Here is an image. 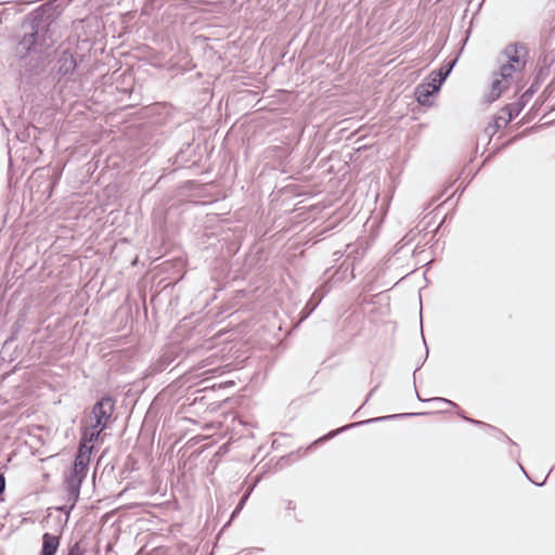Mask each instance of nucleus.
<instances>
[{
  "instance_id": "3",
  "label": "nucleus",
  "mask_w": 555,
  "mask_h": 555,
  "mask_svg": "<svg viewBox=\"0 0 555 555\" xmlns=\"http://www.w3.org/2000/svg\"><path fill=\"white\" fill-rule=\"evenodd\" d=\"M113 410L114 403L109 398H105L99 401L92 410V414L95 418L94 427H101V429H105Z\"/></svg>"
},
{
  "instance_id": "2",
  "label": "nucleus",
  "mask_w": 555,
  "mask_h": 555,
  "mask_svg": "<svg viewBox=\"0 0 555 555\" xmlns=\"http://www.w3.org/2000/svg\"><path fill=\"white\" fill-rule=\"evenodd\" d=\"M505 64L522 70L527 63V49L521 44H509L504 49Z\"/></svg>"
},
{
  "instance_id": "8",
  "label": "nucleus",
  "mask_w": 555,
  "mask_h": 555,
  "mask_svg": "<svg viewBox=\"0 0 555 555\" xmlns=\"http://www.w3.org/2000/svg\"><path fill=\"white\" fill-rule=\"evenodd\" d=\"M520 72H521L520 69H516V68L512 67L511 65L503 63L502 66L500 67V72L498 74L500 77H504L513 82L514 76Z\"/></svg>"
},
{
  "instance_id": "7",
  "label": "nucleus",
  "mask_w": 555,
  "mask_h": 555,
  "mask_svg": "<svg viewBox=\"0 0 555 555\" xmlns=\"http://www.w3.org/2000/svg\"><path fill=\"white\" fill-rule=\"evenodd\" d=\"M103 430L104 429H101V427L95 428L94 425H92L83 431L80 443H87V446H90L89 443L96 440Z\"/></svg>"
},
{
  "instance_id": "1",
  "label": "nucleus",
  "mask_w": 555,
  "mask_h": 555,
  "mask_svg": "<svg viewBox=\"0 0 555 555\" xmlns=\"http://www.w3.org/2000/svg\"><path fill=\"white\" fill-rule=\"evenodd\" d=\"M92 449V446L79 443L72 475L66 480L68 492L74 503L78 500L80 486L87 476Z\"/></svg>"
},
{
  "instance_id": "10",
  "label": "nucleus",
  "mask_w": 555,
  "mask_h": 555,
  "mask_svg": "<svg viewBox=\"0 0 555 555\" xmlns=\"http://www.w3.org/2000/svg\"><path fill=\"white\" fill-rule=\"evenodd\" d=\"M67 555H83L82 548L79 546L78 543L74 544Z\"/></svg>"
},
{
  "instance_id": "6",
  "label": "nucleus",
  "mask_w": 555,
  "mask_h": 555,
  "mask_svg": "<svg viewBox=\"0 0 555 555\" xmlns=\"http://www.w3.org/2000/svg\"><path fill=\"white\" fill-rule=\"evenodd\" d=\"M60 546V537L44 533L42 535V547L40 555H55Z\"/></svg>"
},
{
  "instance_id": "11",
  "label": "nucleus",
  "mask_w": 555,
  "mask_h": 555,
  "mask_svg": "<svg viewBox=\"0 0 555 555\" xmlns=\"http://www.w3.org/2000/svg\"><path fill=\"white\" fill-rule=\"evenodd\" d=\"M1 487H2V491L4 490V478L2 477V483H1Z\"/></svg>"
},
{
  "instance_id": "9",
  "label": "nucleus",
  "mask_w": 555,
  "mask_h": 555,
  "mask_svg": "<svg viewBox=\"0 0 555 555\" xmlns=\"http://www.w3.org/2000/svg\"><path fill=\"white\" fill-rule=\"evenodd\" d=\"M451 67H452V65H447L444 67H441L437 72H431L430 75L428 76V79L433 80L437 83L438 82L437 79L441 78V83H442L444 81V79L447 78V76L449 75Z\"/></svg>"
},
{
  "instance_id": "5",
  "label": "nucleus",
  "mask_w": 555,
  "mask_h": 555,
  "mask_svg": "<svg viewBox=\"0 0 555 555\" xmlns=\"http://www.w3.org/2000/svg\"><path fill=\"white\" fill-rule=\"evenodd\" d=\"M511 85L512 81L504 77H500L499 74H495L488 94V101L493 102L499 99L500 95L511 87Z\"/></svg>"
},
{
  "instance_id": "4",
  "label": "nucleus",
  "mask_w": 555,
  "mask_h": 555,
  "mask_svg": "<svg viewBox=\"0 0 555 555\" xmlns=\"http://www.w3.org/2000/svg\"><path fill=\"white\" fill-rule=\"evenodd\" d=\"M437 83L427 78L426 81L420 83L415 89V99L421 105H430V96L437 93L441 88V78L437 79Z\"/></svg>"
}]
</instances>
